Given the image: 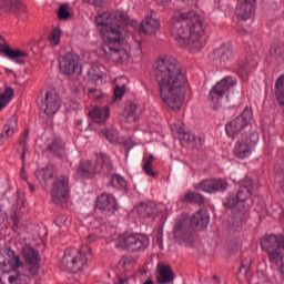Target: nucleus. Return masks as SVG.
<instances>
[{
  "label": "nucleus",
  "mask_w": 284,
  "mask_h": 284,
  "mask_svg": "<svg viewBox=\"0 0 284 284\" xmlns=\"http://www.w3.org/2000/svg\"><path fill=\"white\" fill-rule=\"evenodd\" d=\"M143 284H154L152 280H146Z\"/></svg>",
  "instance_id": "nucleus-64"
},
{
  "label": "nucleus",
  "mask_w": 284,
  "mask_h": 284,
  "mask_svg": "<svg viewBox=\"0 0 284 284\" xmlns=\"http://www.w3.org/2000/svg\"><path fill=\"white\" fill-rule=\"evenodd\" d=\"M8 281H9V283H14V281H17V277H14V275H12V276H9L8 277Z\"/></svg>",
  "instance_id": "nucleus-62"
},
{
  "label": "nucleus",
  "mask_w": 284,
  "mask_h": 284,
  "mask_svg": "<svg viewBox=\"0 0 284 284\" xmlns=\"http://www.w3.org/2000/svg\"><path fill=\"white\" fill-rule=\"evenodd\" d=\"M227 185L225 179H205L195 185V190H201L206 194H216V192H225Z\"/></svg>",
  "instance_id": "nucleus-16"
},
{
  "label": "nucleus",
  "mask_w": 284,
  "mask_h": 284,
  "mask_svg": "<svg viewBox=\"0 0 284 284\" xmlns=\"http://www.w3.org/2000/svg\"><path fill=\"white\" fill-rule=\"evenodd\" d=\"M214 57L225 63L226 61L234 59V51L230 44H222L214 51Z\"/></svg>",
  "instance_id": "nucleus-33"
},
{
  "label": "nucleus",
  "mask_w": 284,
  "mask_h": 284,
  "mask_svg": "<svg viewBox=\"0 0 284 284\" xmlns=\"http://www.w3.org/2000/svg\"><path fill=\"white\" fill-rule=\"evenodd\" d=\"M124 94H125V85H122V87L115 85L113 90L114 99H112L111 103H114L116 99H123Z\"/></svg>",
  "instance_id": "nucleus-48"
},
{
  "label": "nucleus",
  "mask_w": 284,
  "mask_h": 284,
  "mask_svg": "<svg viewBox=\"0 0 284 284\" xmlns=\"http://www.w3.org/2000/svg\"><path fill=\"white\" fill-rule=\"evenodd\" d=\"M20 179H22L23 181H28V179L26 178V173H21Z\"/></svg>",
  "instance_id": "nucleus-63"
},
{
  "label": "nucleus",
  "mask_w": 284,
  "mask_h": 284,
  "mask_svg": "<svg viewBox=\"0 0 284 284\" xmlns=\"http://www.w3.org/2000/svg\"><path fill=\"white\" fill-rule=\"evenodd\" d=\"M61 108V100L59 99V93L54 90L47 91L44 99L41 100L40 110H43L44 114L48 116H54Z\"/></svg>",
  "instance_id": "nucleus-14"
},
{
  "label": "nucleus",
  "mask_w": 284,
  "mask_h": 284,
  "mask_svg": "<svg viewBox=\"0 0 284 284\" xmlns=\"http://www.w3.org/2000/svg\"><path fill=\"white\" fill-rule=\"evenodd\" d=\"M237 32H240V34H247V31L243 28H237Z\"/></svg>",
  "instance_id": "nucleus-61"
},
{
  "label": "nucleus",
  "mask_w": 284,
  "mask_h": 284,
  "mask_svg": "<svg viewBox=\"0 0 284 284\" xmlns=\"http://www.w3.org/2000/svg\"><path fill=\"white\" fill-rule=\"evenodd\" d=\"M180 139H183V141H186L187 143H194L196 141V136L190 132H185L183 130H179Z\"/></svg>",
  "instance_id": "nucleus-49"
},
{
  "label": "nucleus",
  "mask_w": 284,
  "mask_h": 284,
  "mask_svg": "<svg viewBox=\"0 0 284 284\" xmlns=\"http://www.w3.org/2000/svg\"><path fill=\"white\" fill-rule=\"evenodd\" d=\"M156 281L159 284H170L174 283V271H172V266L163 265L159 270V274L156 276Z\"/></svg>",
  "instance_id": "nucleus-30"
},
{
  "label": "nucleus",
  "mask_w": 284,
  "mask_h": 284,
  "mask_svg": "<svg viewBox=\"0 0 284 284\" xmlns=\"http://www.w3.org/2000/svg\"><path fill=\"white\" fill-rule=\"evenodd\" d=\"M54 174H57V166L48 165L36 171V179L37 181H39L40 185H42L43 189L47 190L52 179H54Z\"/></svg>",
  "instance_id": "nucleus-21"
},
{
  "label": "nucleus",
  "mask_w": 284,
  "mask_h": 284,
  "mask_svg": "<svg viewBox=\"0 0 284 284\" xmlns=\"http://www.w3.org/2000/svg\"><path fill=\"white\" fill-rule=\"evenodd\" d=\"M182 1L189 6H199V0H182Z\"/></svg>",
  "instance_id": "nucleus-59"
},
{
  "label": "nucleus",
  "mask_w": 284,
  "mask_h": 284,
  "mask_svg": "<svg viewBox=\"0 0 284 284\" xmlns=\"http://www.w3.org/2000/svg\"><path fill=\"white\" fill-rule=\"evenodd\" d=\"M77 174L82 179H92L97 174V164H92L90 160H82L79 164Z\"/></svg>",
  "instance_id": "nucleus-28"
},
{
  "label": "nucleus",
  "mask_w": 284,
  "mask_h": 284,
  "mask_svg": "<svg viewBox=\"0 0 284 284\" xmlns=\"http://www.w3.org/2000/svg\"><path fill=\"white\" fill-rule=\"evenodd\" d=\"M223 205L226 210H234V207H237V219H241V210L242 205L241 201H239V197L236 194L231 193L229 194L227 199L223 202Z\"/></svg>",
  "instance_id": "nucleus-36"
},
{
  "label": "nucleus",
  "mask_w": 284,
  "mask_h": 284,
  "mask_svg": "<svg viewBox=\"0 0 284 284\" xmlns=\"http://www.w3.org/2000/svg\"><path fill=\"white\" fill-rule=\"evenodd\" d=\"M236 83V78L226 77L217 82L210 91L209 99L214 105H221V99L225 97V92L232 90Z\"/></svg>",
  "instance_id": "nucleus-12"
},
{
  "label": "nucleus",
  "mask_w": 284,
  "mask_h": 284,
  "mask_svg": "<svg viewBox=\"0 0 284 284\" xmlns=\"http://www.w3.org/2000/svg\"><path fill=\"white\" fill-rule=\"evenodd\" d=\"M30 192H37V189L33 186L32 183L28 182Z\"/></svg>",
  "instance_id": "nucleus-60"
},
{
  "label": "nucleus",
  "mask_w": 284,
  "mask_h": 284,
  "mask_svg": "<svg viewBox=\"0 0 284 284\" xmlns=\"http://www.w3.org/2000/svg\"><path fill=\"white\" fill-rule=\"evenodd\" d=\"M207 225H210V213H207V210H199L191 216V227L205 230Z\"/></svg>",
  "instance_id": "nucleus-24"
},
{
  "label": "nucleus",
  "mask_w": 284,
  "mask_h": 284,
  "mask_svg": "<svg viewBox=\"0 0 284 284\" xmlns=\"http://www.w3.org/2000/svg\"><path fill=\"white\" fill-rule=\"evenodd\" d=\"M8 258L0 264V270L3 274H10V272H14L18 267H21V260L19 255H14V251H8Z\"/></svg>",
  "instance_id": "nucleus-25"
},
{
  "label": "nucleus",
  "mask_w": 284,
  "mask_h": 284,
  "mask_svg": "<svg viewBox=\"0 0 284 284\" xmlns=\"http://www.w3.org/2000/svg\"><path fill=\"white\" fill-rule=\"evenodd\" d=\"M95 210H100L105 216H112L119 210L116 197L110 193H102L97 197Z\"/></svg>",
  "instance_id": "nucleus-13"
},
{
  "label": "nucleus",
  "mask_w": 284,
  "mask_h": 284,
  "mask_svg": "<svg viewBox=\"0 0 284 284\" xmlns=\"http://www.w3.org/2000/svg\"><path fill=\"white\" fill-rule=\"evenodd\" d=\"M138 110H139V105H136V103L126 102L121 113V121H123L124 123H134V121H136Z\"/></svg>",
  "instance_id": "nucleus-29"
},
{
  "label": "nucleus",
  "mask_w": 284,
  "mask_h": 284,
  "mask_svg": "<svg viewBox=\"0 0 284 284\" xmlns=\"http://www.w3.org/2000/svg\"><path fill=\"white\" fill-rule=\"evenodd\" d=\"M3 53L9 57V59H23L24 57H28L27 52L21 50H12L10 48H4Z\"/></svg>",
  "instance_id": "nucleus-46"
},
{
  "label": "nucleus",
  "mask_w": 284,
  "mask_h": 284,
  "mask_svg": "<svg viewBox=\"0 0 284 284\" xmlns=\"http://www.w3.org/2000/svg\"><path fill=\"white\" fill-rule=\"evenodd\" d=\"M136 214L141 216V219H150V216H154L156 212V207H154V203L152 202H142L134 207Z\"/></svg>",
  "instance_id": "nucleus-31"
},
{
  "label": "nucleus",
  "mask_w": 284,
  "mask_h": 284,
  "mask_svg": "<svg viewBox=\"0 0 284 284\" xmlns=\"http://www.w3.org/2000/svg\"><path fill=\"white\" fill-rule=\"evenodd\" d=\"M181 203H193L195 205H205V196L196 192H186L181 199Z\"/></svg>",
  "instance_id": "nucleus-35"
},
{
  "label": "nucleus",
  "mask_w": 284,
  "mask_h": 284,
  "mask_svg": "<svg viewBox=\"0 0 284 284\" xmlns=\"http://www.w3.org/2000/svg\"><path fill=\"white\" fill-rule=\"evenodd\" d=\"M60 72L64 77H73V74H79L81 72V67H79V55L74 53H67L60 60Z\"/></svg>",
  "instance_id": "nucleus-15"
},
{
  "label": "nucleus",
  "mask_w": 284,
  "mask_h": 284,
  "mask_svg": "<svg viewBox=\"0 0 284 284\" xmlns=\"http://www.w3.org/2000/svg\"><path fill=\"white\" fill-rule=\"evenodd\" d=\"M156 158L154 155L150 154L148 158L143 159V166L142 170L146 174V176H151V179H156L159 176V173L154 170H152V165L154 163Z\"/></svg>",
  "instance_id": "nucleus-38"
},
{
  "label": "nucleus",
  "mask_w": 284,
  "mask_h": 284,
  "mask_svg": "<svg viewBox=\"0 0 284 284\" xmlns=\"http://www.w3.org/2000/svg\"><path fill=\"white\" fill-rule=\"evenodd\" d=\"M111 185L116 190H123L128 187V182L125 179L119 174H114L111 176Z\"/></svg>",
  "instance_id": "nucleus-43"
},
{
  "label": "nucleus",
  "mask_w": 284,
  "mask_h": 284,
  "mask_svg": "<svg viewBox=\"0 0 284 284\" xmlns=\"http://www.w3.org/2000/svg\"><path fill=\"white\" fill-rule=\"evenodd\" d=\"M95 23L98 30L103 37V41L108 39L111 34H123V26L119 22V19L112 18V14L109 12L98 13L95 17Z\"/></svg>",
  "instance_id": "nucleus-6"
},
{
  "label": "nucleus",
  "mask_w": 284,
  "mask_h": 284,
  "mask_svg": "<svg viewBox=\"0 0 284 284\" xmlns=\"http://www.w3.org/2000/svg\"><path fill=\"white\" fill-rule=\"evenodd\" d=\"M12 97H14V90L11 87L6 88V91L0 94V112L12 101Z\"/></svg>",
  "instance_id": "nucleus-41"
},
{
  "label": "nucleus",
  "mask_w": 284,
  "mask_h": 284,
  "mask_svg": "<svg viewBox=\"0 0 284 284\" xmlns=\"http://www.w3.org/2000/svg\"><path fill=\"white\" fill-rule=\"evenodd\" d=\"M58 17L62 21L70 19V11H68V4L60 6L58 10Z\"/></svg>",
  "instance_id": "nucleus-47"
},
{
  "label": "nucleus",
  "mask_w": 284,
  "mask_h": 284,
  "mask_svg": "<svg viewBox=\"0 0 284 284\" xmlns=\"http://www.w3.org/2000/svg\"><path fill=\"white\" fill-rule=\"evenodd\" d=\"M0 10L10 12L14 17H24V14H28V7L23 0H0Z\"/></svg>",
  "instance_id": "nucleus-19"
},
{
  "label": "nucleus",
  "mask_w": 284,
  "mask_h": 284,
  "mask_svg": "<svg viewBox=\"0 0 284 284\" xmlns=\"http://www.w3.org/2000/svg\"><path fill=\"white\" fill-rule=\"evenodd\" d=\"M170 32L178 45L190 52H200L205 48V22L194 11H176L170 21Z\"/></svg>",
  "instance_id": "nucleus-2"
},
{
  "label": "nucleus",
  "mask_w": 284,
  "mask_h": 284,
  "mask_svg": "<svg viewBox=\"0 0 284 284\" xmlns=\"http://www.w3.org/2000/svg\"><path fill=\"white\" fill-rule=\"evenodd\" d=\"M256 8V0H242L235 9V14L241 21H247L254 17V9Z\"/></svg>",
  "instance_id": "nucleus-20"
},
{
  "label": "nucleus",
  "mask_w": 284,
  "mask_h": 284,
  "mask_svg": "<svg viewBox=\"0 0 284 284\" xmlns=\"http://www.w3.org/2000/svg\"><path fill=\"white\" fill-rule=\"evenodd\" d=\"M104 136L110 141V143H113V141H116V138L114 136V132L112 131H105Z\"/></svg>",
  "instance_id": "nucleus-54"
},
{
  "label": "nucleus",
  "mask_w": 284,
  "mask_h": 284,
  "mask_svg": "<svg viewBox=\"0 0 284 284\" xmlns=\"http://www.w3.org/2000/svg\"><path fill=\"white\" fill-rule=\"evenodd\" d=\"M252 116V109H250V106H246L236 119L226 123L225 132L227 136H230V139H235V136H239V133L243 132V130H245V128L250 125Z\"/></svg>",
  "instance_id": "nucleus-10"
},
{
  "label": "nucleus",
  "mask_w": 284,
  "mask_h": 284,
  "mask_svg": "<svg viewBox=\"0 0 284 284\" xmlns=\"http://www.w3.org/2000/svg\"><path fill=\"white\" fill-rule=\"evenodd\" d=\"M119 19H120V21L125 23V26H128V23H130V17L125 13H120Z\"/></svg>",
  "instance_id": "nucleus-55"
},
{
  "label": "nucleus",
  "mask_w": 284,
  "mask_h": 284,
  "mask_svg": "<svg viewBox=\"0 0 284 284\" xmlns=\"http://www.w3.org/2000/svg\"><path fill=\"white\" fill-rule=\"evenodd\" d=\"M92 255L90 246L83 245L79 251L77 248H67L62 258V267L68 272L77 274L88 265V258Z\"/></svg>",
  "instance_id": "nucleus-4"
},
{
  "label": "nucleus",
  "mask_w": 284,
  "mask_h": 284,
  "mask_svg": "<svg viewBox=\"0 0 284 284\" xmlns=\"http://www.w3.org/2000/svg\"><path fill=\"white\" fill-rule=\"evenodd\" d=\"M121 43H123V33L109 34L102 44L105 57L112 61H123L125 50L121 49Z\"/></svg>",
  "instance_id": "nucleus-7"
},
{
  "label": "nucleus",
  "mask_w": 284,
  "mask_h": 284,
  "mask_svg": "<svg viewBox=\"0 0 284 284\" xmlns=\"http://www.w3.org/2000/svg\"><path fill=\"white\" fill-rule=\"evenodd\" d=\"M61 34H63L61 28H53L48 36V41L50 45H53V48L59 45V43H61Z\"/></svg>",
  "instance_id": "nucleus-39"
},
{
  "label": "nucleus",
  "mask_w": 284,
  "mask_h": 284,
  "mask_svg": "<svg viewBox=\"0 0 284 284\" xmlns=\"http://www.w3.org/2000/svg\"><path fill=\"white\" fill-rule=\"evenodd\" d=\"M84 3H89L90 6H94L95 8H101L103 6V0H83Z\"/></svg>",
  "instance_id": "nucleus-52"
},
{
  "label": "nucleus",
  "mask_w": 284,
  "mask_h": 284,
  "mask_svg": "<svg viewBox=\"0 0 284 284\" xmlns=\"http://www.w3.org/2000/svg\"><path fill=\"white\" fill-rule=\"evenodd\" d=\"M44 152H48L51 156H55L57 159H68V154H65V142L59 138H55L48 144Z\"/></svg>",
  "instance_id": "nucleus-22"
},
{
  "label": "nucleus",
  "mask_w": 284,
  "mask_h": 284,
  "mask_svg": "<svg viewBox=\"0 0 284 284\" xmlns=\"http://www.w3.org/2000/svg\"><path fill=\"white\" fill-rule=\"evenodd\" d=\"M22 258L24 260V270L28 276H37L41 270V255L39 251L30 245L22 247Z\"/></svg>",
  "instance_id": "nucleus-11"
},
{
  "label": "nucleus",
  "mask_w": 284,
  "mask_h": 284,
  "mask_svg": "<svg viewBox=\"0 0 284 284\" xmlns=\"http://www.w3.org/2000/svg\"><path fill=\"white\" fill-rule=\"evenodd\" d=\"M89 115L91 116L92 121H94V123L102 125V123H105L110 118V108L108 105L103 108L94 106L89 111Z\"/></svg>",
  "instance_id": "nucleus-27"
},
{
  "label": "nucleus",
  "mask_w": 284,
  "mask_h": 284,
  "mask_svg": "<svg viewBox=\"0 0 284 284\" xmlns=\"http://www.w3.org/2000/svg\"><path fill=\"white\" fill-rule=\"evenodd\" d=\"M132 263V260L128 255H123L120 260V265L123 267H126V265H130Z\"/></svg>",
  "instance_id": "nucleus-53"
},
{
  "label": "nucleus",
  "mask_w": 284,
  "mask_h": 284,
  "mask_svg": "<svg viewBox=\"0 0 284 284\" xmlns=\"http://www.w3.org/2000/svg\"><path fill=\"white\" fill-rule=\"evenodd\" d=\"M153 71L163 103L173 112H179L185 101L184 88L187 84L183 67L176 58L163 55L155 61Z\"/></svg>",
  "instance_id": "nucleus-1"
},
{
  "label": "nucleus",
  "mask_w": 284,
  "mask_h": 284,
  "mask_svg": "<svg viewBox=\"0 0 284 284\" xmlns=\"http://www.w3.org/2000/svg\"><path fill=\"white\" fill-rule=\"evenodd\" d=\"M30 134L29 130H26L23 135L19 140L17 148V153L20 154L22 163H26V152L28 151V136Z\"/></svg>",
  "instance_id": "nucleus-37"
},
{
  "label": "nucleus",
  "mask_w": 284,
  "mask_h": 284,
  "mask_svg": "<svg viewBox=\"0 0 284 284\" xmlns=\"http://www.w3.org/2000/svg\"><path fill=\"white\" fill-rule=\"evenodd\" d=\"M256 143H258V132L253 131L250 134H242L235 143L234 155L237 159H247V156H251Z\"/></svg>",
  "instance_id": "nucleus-9"
},
{
  "label": "nucleus",
  "mask_w": 284,
  "mask_h": 284,
  "mask_svg": "<svg viewBox=\"0 0 284 284\" xmlns=\"http://www.w3.org/2000/svg\"><path fill=\"white\" fill-rule=\"evenodd\" d=\"M98 237H99V236H98L97 234H89V235L87 236V241H88L89 243H94Z\"/></svg>",
  "instance_id": "nucleus-56"
},
{
  "label": "nucleus",
  "mask_w": 284,
  "mask_h": 284,
  "mask_svg": "<svg viewBox=\"0 0 284 284\" xmlns=\"http://www.w3.org/2000/svg\"><path fill=\"white\" fill-rule=\"evenodd\" d=\"M87 78L93 85H101L103 83V75L97 71V68H90Z\"/></svg>",
  "instance_id": "nucleus-40"
},
{
  "label": "nucleus",
  "mask_w": 284,
  "mask_h": 284,
  "mask_svg": "<svg viewBox=\"0 0 284 284\" xmlns=\"http://www.w3.org/2000/svg\"><path fill=\"white\" fill-rule=\"evenodd\" d=\"M158 6H166V3H172V0H153Z\"/></svg>",
  "instance_id": "nucleus-58"
},
{
  "label": "nucleus",
  "mask_w": 284,
  "mask_h": 284,
  "mask_svg": "<svg viewBox=\"0 0 284 284\" xmlns=\"http://www.w3.org/2000/svg\"><path fill=\"white\" fill-rule=\"evenodd\" d=\"M88 97H90V99H101V91L94 88L89 89Z\"/></svg>",
  "instance_id": "nucleus-51"
},
{
  "label": "nucleus",
  "mask_w": 284,
  "mask_h": 284,
  "mask_svg": "<svg viewBox=\"0 0 284 284\" xmlns=\"http://www.w3.org/2000/svg\"><path fill=\"white\" fill-rule=\"evenodd\" d=\"M254 67H252L250 63L247 62H242L239 64L237 68V75L241 77V79H247L250 72H252V69Z\"/></svg>",
  "instance_id": "nucleus-44"
},
{
  "label": "nucleus",
  "mask_w": 284,
  "mask_h": 284,
  "mask_svg": "<svg viewBox=\"0 0 284 284\" xmlns=\"http://www.w3.org/2000/svg\"><path fill=\"white\" fill-rule=\"evenodd\" d=\"M270 52L272 59H274L275 61H284V43L274 44L271 48Z\"/></svg>",
  "instance_id": "nucleus-42"
},
{
  "label": "nucleus",
  "mask_w": 284,
  "mask_h": 284,
  "mask_svg": "<svg viewBox=\"0 0 284 284\" xmlns=\"http://www.w3.org/2000/svg\"><path fill=\"white\" fill-rule=\"evenodd\" d=\"M156 243H158V247H160V250H163V235H159L156 237Z\"/></svg>",
  "instance_id": "nucleus-57"
},
{
  "label": "nucleus",
  "mask_w": 284,
  "mask_h": 284,
  "mask_svg": "<svg viewBox=\"0 0 284 284\" xmlns=\"http://www.w3.org/2000/svg\"><path fill=\"white\" fill-rule=\"evenodd\" d=\"M161 28V22L156 19V13L151 11L141 22V30L144 34H154Z\"/></svg>",
  "instance_id": "nucleus-23"
},
{
  "label": "nucleus",
  "mask_w": 284,
  "mask_h": 284,
  "mask_svg": "<svg viewBox=\"0 0 284 284\" xmlns=\"http://www.w3.org/2000/svg\"><path fill=\"white\" fill-rule=\"evenodd\" d=\"M275 98L280 110L284 114V74L280 75L275 81Z\"/></svg>",
  "instance_id": "nucleus-34"
},
{
  "label": "nucleus",
  "mask_w": 284,
  "mask_h": 284,
  "mask_svg": "<svg viewBox=\"0 0 284 284\" xmlns=\"http://www.w3.org/2000/svg\"><path fill=\"white\" fill-rule=\"evenodd\" d=\"M11 221L13 223L12 231L17 232V230H19V227H21V215H19V213H17V212H13L11 214Z\"/></svg>",
  "instance_id": "nucleus-50"
},
{
  "label": "nucleus",
  "mask_w": 284,
  "mask_h": 284,
  "mask_svg": "<svg viewBox=\"0 0 284 284\" xmlns=\"http://www.w3.org/2000/svg\"><path fill=\"white\" fill-rule=\"evenodd\" d=\"M51 201L58 207H68L70 199V175L62 174L54 179L51 185Z\"/></svg>",
  "instance_id": "nucleus-5"
},
{
  "label": "nucleus",
  "mask_w": 284,
  "mask_h": 284,
  "mask_svg": "<svg viewBox=\"0 0 284 284\" xmlns=\"http://www.w3.org/2000/svg\"><path fill=\"white\" fill-rule=\"evenodd\" d=\"M112 170H114V166L112 165V160H110V156H108L105 153H100L95 162L97 174L108 176V174H112Z\"/></svg>",
  "instance_id": "nucleus-26"
},
{
  "label": "nucleus",
  "mask_w": 284,
  "mask_h": 284,
  "mask_svg": "<svg viewBox=\"0 0 284 284\" xmlns=\"http://www.w3.org/2000/svg\"><path fill=\"white\" fill-rule=\"evenodd\" d=\"M253 187L254 182L252 180H246L242 183V185L237 190V193L235 194L237 196V200L242 204V209H240V219H243L250 210V206L245 203V201H247V199L252 196Z\"/></svg>",
  "instance_id": "nucleus-17"
},
{
  "label": "nucleus",
  "mask_w": 284,
  "mask_h": 284,
  "mask_svg": "<svg viewBox=\"0 0 284 284\" xmlns=\"http://www.w3.org/2000/svg\"><path fill=\"white\" fill-rule=\"evenodd\" d=\"M261 247L267 252L270 263L280 265V275L284 281V235H266Z\"/></svg>",
  "instance_id": "nucleus-3"
},
{
  "label": "nucleus",
  "mask_w": 284,
  "mask_h": 284,
  "mask_svg": "<svg viewBox=\"0 0 284 284\" xmlns=\"http://www.w3.org/2000/svg\"><path fill=\"white\" fill-rule=\"evenodd\" d=\"M173 239L178 243H192L193 241L192 229L187 226V221H185V219L176 221L173 227Z\"/></svg>",
  "instance_id": "nucleus-18"
},
{
  "label": "nucleus",
  "mask_w": 284,
  "mask_h": 284,
  "mask_svg": "<svg viewBox=\"0 0 284 284\" xmlns=\"http://www.w3.org/2000/svg\"><path fill=\"white\" fill-rule=\"evenodd\" d=\"M116 247H122L128 252H145L150 247V237L139 233L124 235Z\"/></svg>",
  "instance_id": "nucleus-8"
},
{
  "label": "nucleus",
  "mask_w": 284,
  "mask_h": 284,
  "mask_svg": "<svg viewBox=\"0 0 284 284\" xmlns=\"http://www.w3.org/2000/svg\"><path fill=\"white\" fill-rule=\"evenodd\" d=\"M94 230L98 236H101L102 239H105L108 236V224L101 223V220H95Z\"/></svg>",
  "instance_id": "nucleus-45"
},
{
  "label": "nucleus",
  "mask_w": 284,
  "mask_h": 284,
  "mask_svg": "<svg viewBox=\"0 0 284 284\" xmlns=\"http://www.w3.org/2000/svg\"><path fill=\"white\" fill-rule=\"evenodd\" d=\"M18 128H19V120L17 119V115H12L4 124L1 133V138L10 139V136L14 135V132H17Z\"/></svg>",
  "instance_id": "nucleus-32"
}]
</instances>
